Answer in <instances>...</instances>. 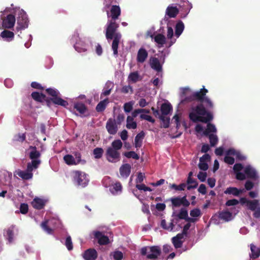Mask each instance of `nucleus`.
I'll use <instances>...</instances> for the list:
<instances>
[{
    "label": "nucleus",
    "instance_id": "obj_62",
    "mask_svg": "<svg viewBox=\"0 0 260 260\" xmlns=\"http://www.w3.org/2000/svg\"><path fill=\"white\" fill-rule=\"evenodd\" d=\"M197 177L201 182H205L207 178V173L200 171L198 174Z\"/></svg>",
    "mask_w": 260,
    "mask_h": 260
},
{
    "label": "nucleus",
    "instance_id": "obj_31",
    "mask_svg": "<svg viewBox=\"0 0 260 260\" xmlns=\"http://www.w3.org/2000/svg\"><path fill=\"white\" fill-rule=\"evenodd\" d=\"M190 215L191 217H187L186 221H190L192 223H195L201 215V210L198 208L193 209L190 211Z\"/></svg>",
    "mask_w": 260,
    "mask_h": 260
},
{
    "label": "nucleus",
    "instance_id": "obj_48",
    "mask_svg": "<svg viewBox=\"0 0 260 260\" xmlns=\"http://www.w3.org/2000/svg\"><path fill=\"white\" fill-rule=\"evenodd\" d=\"M205 105V106L209 109H212L214 107V104L212 100L208 96H206L203 99V101L202 102Z\"/></svg>",
    "mask_w": 260,
    "mask_h": 260
},
{
    "label": "nucleus",
    "instance_id": "obj_11",
    "mask_svg": "<svg viewBox=\"0 0 260 260\" xmlns=\"http://www.w3.org/2000/svg\"><path fill=\"white\" fill-rule=\"evenodd\" d=\"M74 183L81 187L86 186L89 182L88 175L84 172L80 171H75L73 172Z\"/></svg>",
    "mask_w": 260,
    "mask_h": 260
},
{
    "label": "nucleus",
    "instance_id": "obj_26",
    "mask_svg": "<svg viewBox=\"0 0 260 260\" xmlns=\"http://www.w3.org/2000/svg\"><path fill=\"white\" fill-rule=\"evenodd\" d=\"M120 13L121 11L119 6H112L110 10V13H109V12L107 11L108 20H113V21H115L120 15Z\"/></svg>",
    "mask_w": 260,
    "mask_h": 260
},
{
    "label": "nucleus",
    "instance_id": "obj_45",
    "mask_svg": "<svg viewBox=\"0 0 260 260\" xmlns=\"http://www.w3.org/2000/svg\"><path fill=\"white\" fill-rule=\"evenodd\" d=\"M32 98L36 101L43 102L46 100V96L38 92H34L31 93Z\"/></svg>",
    "mask_w": 260,
    "mask_h": 260
},
{
    "label": "nucleus",
    "instance_id": "obj_3",
    "mask_svg": "<svg viewBox=\"0 0 260 260\" xmlns=\"http://www.w3.org/2000/svg\"><path fill=\"white\" fill-rule=\"evenodd\" d=\"M236 178L244 180L246 177L250 178L257 183L260 182V176L255 169L251 165H247L244 168L241 164H236L233 167Z\"/></svg>",
    "mask_w": 260,
    "mask_h": 260
},
{
    "label": "nucleus",
    "instance_id": "obj_64",
    "mask_svg": "<svg viewBox=\"0 0 260 260\" xmlns=\"http://www.w3.org/2000/svg\"><path fill=\"white\" fill-rule=\"evenodd\" d=\"M140 118L141 119H145L152 123H154L155 121L154 119L151 116L148 115L141 114Z\"/></svg>",
    "mask_w": 260,
    "mask_h": 260
},
{
    "label": "nucleus",
    "instance_id": "obj_59",
    "mask_svg": "<svg viewBox=\"0 0 260 260\" xmlns=\"http://www.w3.org/2000/svg\"><path fill=\"white\" fill-rule=\"evenodd\" d=\"M65 245L69 250H71L73 249V244L70 236L67 237Z\"/></svg>",
    "mask_w": 260,
    "mask_h": 260
},
{
    "label": "nucleus",
    "instance_id": "obj_14",
    "mask_svg": "<svg viewBox=\"0 0 260 260\" xmlns=\"http://www.w3.org/2000/svg\"><path fill=\"white\" fill-rule=\"evenodd\" d=\"M161 249L158 246L143 247L141 249L142 255H146L149 259H156L160 254Z\"/></svg>",
    "mask_w": 260,
    "mask_h": 260
},
{
    "label": "nucleus",
    "instance_id": "obj_9",
    "mask_svg": "<svg viewBox=\"0 0 260 260\" xmlns=\"http://www.w3.org/2000/svg\"><path fill=\"white\" fill-rule=\"evenodd\" d=\"M14 13L15 15H18L17 30L19 31L27 28L28 25V20L26 13L19 8H16Z\"/></svg>",
    "mask_w": 260,
    "mask_h": 260
},
{
    "label": "nucleus",
    "instance_id": "obj_16",
    "mask_svg": "<svg viewBox=\"0 0 260 260\" xmlns=\"http://www.w3.org/2000/svg\"><path fill=\"white\" fill-rule=\"evenodd\" d=\"M111 179L106 177L104 179V183L106 187H109L110 192L113 195H118L122 192V186L120 182H116L110 184Z\"/></svg>",
    "mask_w": 260,
    "mask_h": 260
},
{
    "label": "nucleus",
    "instance_id": "obj_49",
    "mask_svg": "<svg viewBox=\"0 0 260 260\" xmlns=\"http://www.w3.org/2000/svg\"><path fill=\"white\" fill-rule=\"evenodd\" d=\"M187 183L188 184V186L187 187L188 190L196 188L198 185L197 181L191 177H188Z\"/></svg>",
    "mask_w": 260,
    "mask_h": 260
},
{
    "label": "nucleus",
    "instance_id": "obj_38",
    "mask_svg": "<svg viewBox=\"0 0 260 260\" xmlns=\"http://www.w3.org/2000/svg\"><path fill=\"white\" fill-rule=\"evenodd\" d=\"M250 258L255 259L260 256V247H257L253 244H250Z\"/></svg>",
    "mask_w": 260,
    "mask_h": 260
},
{
    "label": "nucleus",
    "instance_id": "obj_54",
    "mask_svg": "<svg viewBox=\"0 0 260 260\" xmlns=\"http://www.w3.org/2000/svg\"><path fill=\"white\" fill-rule=\"evenodd\" d=\"M103 153V150L101 148H96L93 150V154L95 158H100L102 157Z\"/></svg>",
    "mask_w": 260,
    "mask_h": 260
},
{
    "label": "nucleus",
    "instance_id": "obj_57",
    "mask_svg": "<svg viewBox=\"0 0 260 260\" xmlns=\"http://www.w3.org/2000/svg\"><path fill=\"white\" fill-rule=\"evenodd\" d=\"M181 115L176 114L173 117V120L176 124V128H179L181 125Z\"/></svg>",
    "mask_w": 260,
    "mask_h": 260
},
{
    "label": "nucleus",
    "instance_id": "obj_43",
    "mask_svg": "<svg viewBox=\"0 0 260 260\" xmlns=\"http://www.w3.org/2000/svg\"><path fill=\"white\" fill-rule=\"evenodd\" d=\"M160 226L164 230L172 231L174 229V224L173 221H171L168 224L165 219H162L160 222Z\"/></svg>",
    "mask_w": 260,
    "mask_h": 260
},
{
    "label": "nucleus",
    "instance_id": "obj_25",
    "mask_svg": "<svg viewBox=\"0 0 260 260\" xmlns=\"http://www.w3.org/2000/svg\"><path fill=\"white\" fill-rule=\"evenodd\" d=\"M94 237L98 240V243L100 245H106L109 243L108 237L104 235L102 232L99 231H93L92 233Z\"/></svg>",
    "mask_w": 260,
    "mask_h": 260
},
{
    "label": "nucleus",
    "instance_id": "obj_23",
    "mask_svg": "<svg viewBox=\"0 0 260 260\" xmlns=\"http://www.w3.org/2000/svg\"><path fill=\"white\" fill-rule=\"evenodd\" d=\"M173 207H179L181 206H187L189 205L188 201L186 199L185 197H176L171 198L170 199Z\"/></svg>",
    "mask_w": 260,
    "mask_h": 260
},
{
    "label": "nucleus",
    "instance_id": "obj_29",
    "mask_svg": "<svg viewBox=\"0 0 260 260\" xmlns=\"http://www.w3.org/2000/svg\"><path fill=\"white\" fill-rule=\"evenodd\" d=\"M185 236L183 234H178L176 236L172 238V242L176 248H180L185 240Z\"/></svg>",
    "mask_w": 260,
    "mask_h": 260
},
{
    "label": "nucleus",
    "instance_id": "obj_47",
    "mask_svg": "<svg viewBox=\"0 0 260 260\" xmlns=\"http://www.w3.org/2000/svg\"><path fill=\"white\" fill-rule=\"evenodd\" d=\"M108 103V99H105L102 101H101L96 106V110L98 112H102L104 111Z\"/></svg>",
    "mask_w": 260,
    "mask_h": 260
},
{
    "label": "nucleus",
    "instance_id": "obj_33",
    "mask_svg": "<svg viewBox=\"0 0 260 260\" xmlns=\"http://www.w3.org/2000/svg\"><path fill=\"white\" fill-rule=\"evenodd\" d=\"M141 80V77L137 71L131 73L127 78V81L129 83H135Z\"/></svg>",
    "mask_w": 260,
    "mask_h": 260
},
{
    "label": "nucleus",
    "instance_id": "obj_61",
    "mask_svg": "<svg viewBox=\"0 0 260 260\" xmlns=\"http://www.w3.org/2000/svg\"><path fill=\"white\" fill-rule=\"evenodd\" d=\"M145 112L149 113V111L145 109H136L132 113V117L133 118L136 117L138 116V115L141 113Z\"/></svg>",
    "mask_w": 260,
    "mask_h": 260
},
{
    "label": "nucleus",
    "instance_id": "obj_10",
    "mask_svg": "<svg viewBox=\"0 0 260 260\" xmlns=\"http://www.w3.org/2000/svg\"><path fill=\"white\" fill-rule=\"evenodd\" d=\"M233 156L241 160H244L246 158L239 150L232 148L226 151L224 161L228 164L233 165L235 162V158Z\"/></svg>",
    "mask_w": 260,
    "mask_h": 260
},
{
    "label": "nucleus",
    "instance_id": "obj_51",
    "mask_svg": "<svg viewBox=\"0 0 260 260\" xmlns=\"http://www.w3.org/2000/svg\"><path fill=\"white\" fill-rule=\"evenodd\" d=\"M134 105V101H130L124 104L123 109L125 113H129L131 111Z\"/></svg>",
    "mask_w": 260,
    "mask_h": 260
},
{
    "label": "nucleus",
    "instance_id": "obj_30",
    "mask_svg": "<svg viewBox=\"0 0 260 260\" xmlns=\"http://www.w3.org/2000/svg\"><path fill=\"white\" fill-rule=\"evenodd\" d=\"M83 257L85 260H94L98 257V253L94 249L90 248L84 252Z\"/></svg>",
    "mask_w": 260,
    "mask_h": 260
},
{
    "label": "nucleus",
    "instance_id": "obj_55",
    "mask_svg": "<svg viewBox=\"0 0 260 260\" xmlns=\"http://www.w3.org/2000/svg\"><path fill=\"white\" fill-rule=\"evenodd\" d=\"M124 155L127 158H133L135 159H138L139 158V155L134 151L125 152Z\"/></svg>",
    "mask_w": 260,
    "mask_h": 260
},
{
    "label": "nucleus",
    "instance_id": "obj_1",
    "mask_svg": "<svg viewBox=\"0 0 260 260\" xmlns=\"http://www.w3.org/2000/svg\"><path fill=\"white\" fill-rule=\"evenodd\" d=\"M173 26H174V22L173 24H171L170 22H169L167 24L166 33L167 40L165 36L160 34L156 35L154 37V41L158 45L159 47H162L165 45L166 47L170 48L175 43L177 39L183 32L184 29V25L181 21H179L176 23L175 33H174Z\"/></svg>",
    "mask_w": 260,
    "mask_h": 260
},
{
    "label": "nucleus",
    "instance_id": "obj_52",
    "mask_svg": "<svg viewBox=\"0 0 260 260\" xmlns=\"http://www.w3.org/2000/svg\"><path fill=\"white\" fill-rule=\"evenodd\" d=\"M160 120L162 122V126L165 128H167L169 126L170 118L166 117L165 115H161L159 117Z\"/></svg>",
    "mask_w": 260,
    "mask_h": 260
},
{
    "label": "nucleus",
    "instance_id": "obj_8",
    "mask_svg": "<svg viewBox=\"0 0 260 260\" xmlns=\"http://www.w3.org/2000/svg\"><path fill=\"white\" fill-rule=\"evenodd\" d=\"M241 204L247 209L253 212V215L255 218L260 217V202L258 200H250L245 198L240 199Z\"/></svg>",
    "mask_w": 260,
    "mask_h": 260
},
{
    "label": "nucleus",
    "instance_id": "obj_18",
    "mask_svg": "<svg viewBox=\"0 0 260 260\" xmlns=\"http://www.w3.org/2000/svg\"><path fill=\"white\" fill-rule=\"evenodd\" d=\"M31 166L32 164H27L26 171H22L20 169L16 170L14 173V176L17 175L23 180H28L32 178L33 176L32 171L36 169Z\"/></svg>",
    "mask_w": 260,
    "mask_h": 260
},
{
    "label": "nucleus",
    "instance_id": "obj_5",
    "mask_svg": "<svg viewBox=\"0 0 260 260\" xmlns=\"http://www.w3.org/2000/svg\"><path fill=\"white\" fill-rule=\"evenodd\" d=\"M190 119L193 122L207 123L213 119L211 113L208 112L202 104L192 107L189 114Z\"/></svg>",
    "mask_w": 260,
    "mask_h": 260
},
{
    "label": "nucleus",
    "instance_id": "obj_40",
    "mask_svg": "<svg viewBox=\"0 0 260 260\" xmlns=\"http://www.w3.org/2000/svg\"><path fill=\"white\" fill-rule=\"evenodd\" d=\"M113 86L112 82L108 81L106 83L104 89L101 94V98L109 95L111 93V89Z\"/></svg>",
    "mask_w": 260,
    "mask_h": 260
},
{
    "label": "nucleus",
    "instance_id": "obj_12",
    "mask_svg": "<svg viewBox=\"0 0 260 260\" xmlns=\"http://www.w3.org/2000/svg\"><path fill=\"white\" fill-rule=\"evenodd\" d=\"M47 93L52 96L51 101L57 105L66 107L68 105V102L60 98L59 91L55 88H49L46 89Z\"/></svg>",
    "mask_w": 260,
    "mask_h": 260
},
{
    "label": "nucleus",
    "instance_id": "obj_58",
    "mask_svg": "<svg viewBox=\"0 0 260 260\" xmlns=\"http://www.w3.org/2000/svg\"><path fill=\"white\" fill-rule=\"evenodd\" d=\"M183 6L185 7V12H186V14L184 17H185L192 8V5L188 1H185L184 2Z\"/></svg>",
    "mask_w": 260,
    "mask_h": 260
},
{
    "label": "nucleus",
    "instance_id": "obj_21",
    "mask_svg": "<svg viewBox=\"0 0 260 260\" xmlns=\"http://www.w3.org/2000/svg\"><path fill=\"white\" fill-rule=\"evenodd\" d=\"M75 158L70 154H67L63 157V159L65 162L68 165H76L80 163L84 164L85 163L84 160L81 159V155L79 153H76L75 154Z\"/></svg>",
    "mask_w": 260,
    "mask_h": 260
},
{
    "label": "nucleus",
    "instance_id": "obj_53",
    "mask_svg": "<svg viewBox=\"0 0 260 260\" xmlns=\"http://www.w3.org/2000/svg\"><path fill=\"white\" fill-rule=\"evenodd\" d=\"M111 255L113 256L115 260H121L123 256L122 252L118 250L114 251Z\"/></svg>",
    "mask_w": 260,
    "mask_h": 260
},
{
    "label": "nucleus",
    "instance_id": "obj_7",
    "mask_svg": "<svg viewBox=\"0 0 260 260\" xmlns=\"http://www.w3.org/2000/svg\"><path fill=\"white\" fill-rule=\"evenodd\" d=\"M196 131L199 134H202V135L208 136L211 146H215L218 141V139L216 134H211V133H216L217 129L215 126L211 123H208L206 129L200 124H198L195 127Z\"/></svg>",
    "mask_w": 260,
    "mask_h": 260
},
{
    "label": "nucleus",
    "instance_id": "obj_56",
    "mask_svg": "<svg viewBox=\"0 0 260 260\" xmlns=\"http://www.w3.org/2000/svg\"><path fill=\"white\" fill-rule=\"evenodd\" d=\"M178 217L181 219H185V221H186V218L188 217V212L185 209H181L178 213Z\"/></svg>",
    "mask_w": 260,
    "mask_h": 260
},
{
    "label": "nucleus",
    "instance_id": "obj_37",
    "mask_svg": "<svg viewBox=\"0 0 260 260\" xmlns=\"http://www.w3.org/2000/svg\"><path fill=\"white\" fill-rule=\"evenodd\" d=\"M161 115H168L172 110V106L168 102L162 104L160 107Z\"/></svg>",
    "mask_w": 260,
    "mask_h": 260
},
{
    "label": "nucleus",
    "instance_id": "obj_46",
    "mask_svg": "<svg viewBox=\"0 0 260 260\" xmlns=\"http://www.w3.org/2000/svg\"><path fill=\"white\" fill-rule=\"evenodd\" d=\"M144 138V134L141 132L139 133L135 139V145L136 148L140 147Z\"/></svg>",
    "mask_w": 260,
    "mask_h": 260
},
{
    "label": "nucleus",
    "instance_id": "obj_17",
    "mask_svg": "<svg viewBox=\"0 0 260 260\" xmlns=\"http://www.w3.org/2000/svg\"><path fill=\"white\" fill-rule=\"evenodd\" d=\"M28 150L29 158L31 159V161L28 164H32L31 166L37 169L41 164V160L40 159L41 153L37 150L36 147L30 146Z\"/></svg>",
    "mask_w": 260,
    "mask_h": 260
},
{
    "label": "nucleus",
    "instance_id": "obj_20",
    "mask_svg": "<svg viewBox=\"0 0 260 260\" xmlns=\"http://www.w3.org/2000/svg\"><path fill=\"white\" fill-rule=\"evenodd\" d=\"M165 62V57L159 60L157 58L152 57L150 59V65L152 69L157 72L158 77L162 76V66Z\"/></svg>",
    "mask_w": 260,
    "mask_h": 260
},
{
    "label": "nucleus",
    "instance_id": "obj_15",
    "mask_svg": "<svg viewBox=\"0 0 260 260\" xmlns=\"http://www.w3.org/2000/svg\"><path fill=\"white\" fill-rule=\"evenodd\" d=\"M72 41L74 44L75 49L79 53H84L87 50V44L79 37L78 33H75L72 38Z\"/></svg>",
    "mask_w": 260,
    "mask_h": 260
},
{
    "label": "nucleus",
    "instance_id": "obj_42",
    "mask_svg": "<svg viewBox=\"0 0 260 260\" xmlns=\"http://www.w3.org/2000/svg\"><path fill=\"white\" fill-rule=\"evenodd\" d=\"M178 12L176 7L169 6L166 10V14L169 17H175Z\"/></svg>",
    "mask_w": 260,
    "mask_h": 260
},
{
    "label": "nucleus",
    "instance_id": "obj_32",
    "mask_svg": "<svg viewBox=\"0 0 260 260\" xmlns=\"http://www.w3.org/2000/svg\"><path fill=\"white\" fill-rule=\"evenodd\" d=\"M14 38V34L12 31L4 30L0 34V39L6 42H11Z\"/></svg>",
    "mask_w": 260,
    "mask_h": 260
},
{
    "label": "nucleus",
    "instance_id": "obj_19",
    "mask_svg": "<svg viewBox=\"0 0 260 260\" xmlns=\"http://www.w3.org/2000/svg\"><path fill=\"white\" fill-rule=\"evenodd\" d=\"M59 223V221L58 219L53 218L42 222L41 226L48 234H52L53 228H55Z\"/></svg>",
    "mask_w": 260,
    "mask_h": 260
},
{
    "label": "nucleus",
    "instance_id": "obj_13",
    "mask_svg": "<svg viewBox=\"0 0 260 260\" xmlns=\"http://www.w3.org/2000/svg\"><path fill=\"white\" fill-rule=\"evenodd\" d=\"M10 12L9 8H6L4 12L0 13V19L3 20L2 26L6 28H12L15 23L16 18L15 16L12 14H8L6 17L3 18L4 13Z\"/></svg>",
    "mask_w": 260,
    "mask_h": 260
},
{
    "label": "nucleus",
    "instance_id": "obj_24",
    "mask_svg": "<svg viewBox=\"0 0 260 260\" xmlns=\"http://www.w3.org/2000/svg\"><path fill=\"white\" fill-rule=\"evenodd\" d=\"M211 157L208 154H204L202 157L200 158V162L198 165L200 169L204 171L208 169V164L210 162Z\"/></svg>",
    "mask_w": 260,
    "mask_h": 260
},
{
    "label": "nucleus",
    "instance_id": "obj_44",
    "mask_svg": "<svg viewBox=\"0 0 260 260\" xmlns=\"http://www.w3.org/2000/svg\"><path fill=\"white\" fill-rule=\"evenodd\" d=\"M126 127L128 129H135L137 127V123L134 120V118L128 116L126 119Z\"/></svg>",
    "mask_w": 260,
    "mask_h": 260
},
{
    "label": "nucleus",
    "instance_id": "obj_60",
    "mask_svg": "<svg viewBox=\"0 0 260 260\" xmlns=\"http://www.w3.org/2000/svg\"><path fill=\"white\" fill-rule=\"evenodd\" d=\"M28 205L26 204L22 203L20 206V212L23 214H25L28 212Z\"/></svg>",
    "mask_w": 260,
    "mask_h": 260
},
{
    "label": "nucleus",
    "instance_id": "obj_63",
    "mask_svg": "<svg viewBox=\"0 0 260 260\" xmlns=\"http://www.w3.org/2000/svg\"><path fill=\"white\" fill-rule=\"evenodd\" d=\"M121 92L124 93H132L133 92V88L130 85H125L121 88Z\"/></svg>",
    "mask_w": 260,
    "mask_h": 260
},
{
    "label": "nucleus",
    "instance_id": "obj_50",
    "mask_svg": "<svg viewBox=\"0 0 260 260\" xmlns=\"http://www.w3.org/2000/svg\"><path fill=\"white\" fill-rule=\"evenodd\" d=\"M187 223L184 225L183 232L182 234H183L185 236H186L188 230L190 228H194L195 223H192L190 221H186Z\"/></svg>",
    "mask_w": 260,
    "mask_h": 260
},
{
    "label": "nucleus",
    "instance_id": "obj_34",
    "mask_svg": "<svg viewBox=\"0 0 260 260\" xmlns=\"http://www.w3.org/2000/svg\"><path fill=\"white\" fill-rule=\"evenodd\" d=\"M46 201L39 198H35L31 202L32 206L36 209H40L44 207Z\"/></svg>",
    "mask_w": 260,
    "mask_h": 260
},
{
    "label": "nucleus",
    "instance_id": "obj_2",
    "mask_svg": "<svg viewBox=\"0 0 260 260\" xmlns=\"http://www.w3.org/2000/svg\"><path fill=\"white\" fill-rule=\"evenodd\" d=\"M208 90L204 87L200 90L193 92L189 87H181L180 88V102L178 106L181 107L182 105L187 103L192 102L194 100H198L201 102L203 101L205 98Z\"/></svg>",
    "mask_w": 260,
    "mask_h": 260
},
{
    "label": "nucleus",
    "instance_id": "obj_28",
    "mask_svg": "<svg viewBox=\"0 0 260 260\" xmlns=\"http://www.w3.org/2000/svg\"><path fill=\"white\" fill-rule=\"evenodd\" d=\"M106 128L108 133L111 135L115 134L118 130V127L114 120L109 119L106 123Z\"/></svg>",
    "mask_w": 260,
    "mask_h": 260
},
{
    "label": "nucleus",
    "instance_id": "obj_39",
    "mask_svg": "<svg viewBox=\"0 0 260 260\" xmlns=\"http://www.w3.org/2000/svg\"><path fill=\"white\" fill-rule=\"evenodd\" d=\"M219 218L225 221H229L233 219L232 213L228 211H223L219 213Z\"/></svg>",
    "mask_w": 260,
    "mask_h": 260
},
{
    "label": "nucleus",
    "instance_id": "obj_41",
    "mask_svg": "<svg viewBox=\"0 0 260 260\" xmlns=\"http://www.w3.org/2000/svg\"><path fill=\"white\" fill-rule=\"evenodd\" d=\"M74 109L78 111L80 114H85L86 111V108L85 105L82 103L75 102L74 105Z\"/></svg>",
    "mask_w": 260,
    "mask_h": 260
},
{
    "label": "nucleus",
    "instance_id": "obj_22",
    "mask_svg": "<svg viewBox=\"0 0 260 260\" xmlns=\"http://www.w3.org/2000/svg\"><path fill=\"white\" fill-rule=\"evenodd\" d=\"M148 52L144 47H141L138 51L136 60L138 63H143L147 59Z\"/></svg>",
    "mask_w": 260,
    "mask_h": 260
},
{
    "label": "nucleus",
    "instance_id": "obj_27",
    "mask_svg": "<svg viewBox=\"0 0 260 260\" xmlns=\"http://www.w3.org/2000/svg\"><path fill=\"white\" fill-rule=\"evenodd\" d=\"M14 231V226H11L4 231V235L6 240H7L8 243L9 244H12L14 242L15 237Z\"/></svg>",
    "mask_w": 260,
    "mask_h": 260
},
{
    "label": "nucleus",
    "instance_id": "obj_35",
    "mask_svg": "<svg viewBox=\"0 0 260 260\" xmlns=\"http://www.w3.org/2000/svg\"><path fill=\"white\" fill-rule=\"evenodd\" d=\"M131 167L129 164H126L122 165L120 168V175L123 178L127 177L131 172Z\"/></svg>",
    "mask_w": 260,
    "mask_h": 260
},
{
    "label": "nucleus",
    "instance_id": "obj_4",
    "mask_svg": "<svg viewBox=\"0 0 260 260\" xmlns=\"http://www.w3.org/2000/svg\"><path fill=\"white\" fill-rule=\"evenodd\" d=\"M118 27L119 24L115 21H113V20H108L105 26L106 37L107 39L109 40L113 39L112 49L115 56H117L118 47L121 38V34L118 32H116Z\"/></svg>",
    "mask_w": 260,
    "mask_h": 260
},
{
    "label": "nucleus",
    "instance_id": "obj_6",
    "mask_svg": "<svg viewBox=\"0 0 260 260\" xmlns=\"http://www.w3.org/2000/svg\"><path fill=\"white\" fill-rule=\"evenodd\" d=\"M122 147L121 140L118 139L112 142L111 145L107 148L106 150V157L109 162H116L120 158L119 150Z\"/></svg>",
    "mask_w": 260,
    "mask_h": 260
},
{
    "label": "nucleus",
    "instance_id": "obj_36",
    "mask_svg": "<svg viewBox=\"0 0 260 260\" xmlns=\"http://www.w3.org/2000/svg\"><path fill=\"white\" fill-rule=\"evenodd\" d=\"M244 189H238L236 187H230L227 188L224 191V193L226 194H232L234 196H238L240 194L243 192Z\"/></svg>",
    "mask_w": 260,
    "mask_h": 260
}]
</instances>
